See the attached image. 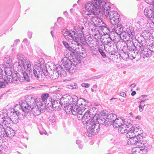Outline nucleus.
<instances>
[{
    "instance_id": "nucleus-1",
    "label": "nucleus",
    "mask_w": 154,
    "mask_h": 154,
    "mask_svg": "<svg viewBox=\"0 0 154 154\" xmlns=\"http://www.w3.org/2000/svg\"><path fill=\"white\" fill-rule=\"evenodd\" d=\"M105 1V0H93L92 2H88L85 5L86 9L89 13L85 14L84 17L95 27H97L103 23L102 20L97 17V15L100 13V9H102V4L104 3Z\"/></svg>"
},
{
    "instance_id": "nucleus-2",
    "label": "nucleus",
    "mask_w": 154,
    "mask_h": 154,
    "mask_svg": "<svg viewBox=\"0 0 154 154\" xmlns=\"http://www.w3.org/2000/svg\"><path fill=\"white\" fill-rule=\"evenodd\" d=\"M44 61L42 59L38 60V64L35 65L32 71L31 68L30 71H29V76L33 79L35 78L40 81L43 80L44 76H47L49 75L45 65L44 64Z\"/></svg>"
},
{
    "instance_id": "nucleus-3",
    "label": "nucleus",
    "mask_w": 154,
    "mask_h": 154,
    "mask_svg": "<svg viewBox=\"0 0 154 154\" xmlns=\"http://www.w3.org/2000/svg\"><path fill=\"white\" fill-rule=\"evenodd\" d=\"M37 101V98L30 97L29 100L20 101L19 105L23 112L27 113L32 111L34 115L36 116L40 114L41 112L39 109V108L36 106Z\"/></svg>"
},
{
    "instance_id": "nucleus-4",
    "label": "nucleus",
    "mask_w": 154,
    "mask_h": 154,
    "mask_svg": "<svg viewBox=\"0 0 154 154\" xmlns=\"http://www.w3.org/2000/svg\"><path fill=\"white\" fill-rule=\"evenodd\" d=\"M77 117L78 120L82 119V122L84 124V126L88 129L87 135L89 137H91L92 135L95 134L99 131V126L98 124H95L93 119L89 121L87 120L85 121V119L84 118V115L82 114H77Z\"/></svg>"
},
{
    "instance_id": "nucleus-5",
    "label": "nucleus",
    "mask_w": 154,
    "mask_h": 154,
    "mask_svg": "<svg viewBox=\"0 0 154 154\" xmlns=\"http://www.w3.org/2000/svg\"><path fill=\"white\" fill-rule=\"evenodd\" d=\"M143 136L141 134L138 133L136 136L128 140L127 143L129 145H136L139 146L151 149L152 146L146 143V140H143Z\"/></svg>"
},
{
    "instance_id": "nucleus-6",
    "label": "nucleus",
    "mask_w": 154,
    "mask_h": 154,
    "mask_svg": "<svg viewBox=\"0 0 154 154\" xmlns=\"http://www.w3.org/2000/svg\"><path fill=\"white\" fill-rule=\"evenodd\" d=\"M63 33L65 39L70 42L72 40L76 41L79 40V37L78 35V32L75 28L68 31L67 29H64L63 30Z\"/></svg>"
},
{
    "instance_id": "nucleus-7",
    "label": "nucleus",
    "mask_w": 154,
    "mask_h": 154,
    "mask_svg": "<svg viewBox=\"0 0 154 154\" xmlns=\"http://www.w3.org/2000/svg\"><path fill=\"white\" fill-rule=\"evenodd\" d=\"M14 65L17 66V71H16V72H20L23 71H24L23 69L25 70L27 72L29 71H30L31 70V63L29 61L26 59V61H25V62H23L22 61H20L15 63Z\"/></svg>"
},
{
    "instance_id": "nucleus-8",
    "label": "nucleus",
    "mask_w": 154,
    "mask_h": 154,
    "mask_svg": "<svg viewBox=\"0 0 154 154\" xmlns=\"http://www.w3.org/2000/svg\"><path fill=\"white\" fill-rule=\"evenodd\" d=\"M106 2V1H105ZM107 3L105 2L104 3L102 4V8L103 10L105 16L106 17L109 16V19H112L116 17L117 16H119V18H120V15L119 14L115 11H110V7L109 5H107Z\"/></svg>"
},
{
    "instance_id": "nucleus-9",
    "label": "nucleus",
    "mask_w": 154,
    "mask_h": 154,
    "mask_svg": "<svg viewBox=\"0 0 154 154\" xmlns=\"http://www.w3.org/2000/svg\"><path fill=\"white\" fill-rule=\"evenodd\" d=\"M79 40H78L77 41V40L76 41L75 40H72V41L70 42L71 43L69 50L72 53H71L70 54L72 55V57H73V55L75 56L79 52V46L80 45L81 40L79 37Z\"/></svg>"
},
{
    "instance_id": "nucleus-10",
    "label": "nucleus",
    "mask_w": 154,
    "mask_h": 154,
    "mask_svg": "<svg viewBox=\"0 0 154 154\" xmlns=\"http://www.w3.org/2000/svg\"><path fill=\"white\" fill-rule=\"evenodd\" d=\"M62 64L66 70L71 73H73L75 71L76 67L72 63L70 59L66 58H63L62 60Z\"/></svg>"
},
{
    "instance_id": "nucleus-11",
    "label": "nucleus",
    "mask_w": 154,
    "mask_h": 154,
    "mask_svg": "<svg viewBox=\"0 0 154 154\" xmlns=\"http://www.w3.org/2000/svg\"><path fill=\"white\" fill-rule=\"evenodd\" d=\"M48 66L51 70H55L60 74L61 77H64L66 76V72L60 65L58 64L55 65L53 63H50Z\"/></svg>"
},
{
    "instance_id": "nucleus-12",
    "label": "nucleus",
    "mask_w": 154,
    "mask_h": 154,
    "mask_svg": "<svg viewBox=\"0 0 154 154\" xmlns=\"http://www.w3.org/2000/svg\"><path fill=\"white\" fill-rule=\"evenodd\" d=\"M139 128L136 127L135 126H133L130 128L128 129L126 133V136L127 138L131 139L134 136H136L138 132Z\"/></svg>"
},
{
    "instance_id": "nucleus-13",
    "label": "nucleus",
    "mask_w": 154,
    "mask_h": 154,
    "mask_svg": "<svg viewBox=\"0 0 154 154\" xmlns=\"http://www.w3.org/2000/svg\"><path fill=\"white\" fill-rule=\"evenodd\" d=\"M97 119L98 123H96L94 120L93 121L95 122V124H98L99 126L100 125L99 124V123L100 124H104L105 126L106 125L108 126L109 125V123H108L107 121H106V114L105 113L102 112V113L99 115L98 118L97 119Z\"/></svg>"
},
{
    "instance_id": "nucleus-14",
    "label": "nucleus",
    "mask_w": 154,
    "mask_h": 154,
    "mask_svg": "<svg viewBox=\"0 0 154 154\" xmlns=\"http://www.w3.org/2000/svg\"><path fill=\"white\" fill-rule=\"evenodd\" d=\"M29 72H27L26 71H21L20 72H19L18 77V80L20 82H22L25 80L27 82L30 81L29 76L28 74Z\"/></svg>"
},
{
    "instance_id": "nucleus-15",
    "label": "nucleus",
    "mask_w": 154,
    "mask_h": 154,
    "mask_svg": "<svg viewBox=\"0 0 154 154\" xmlns=\"http://www.w3.org/2000/svg\"><path fill=\"white\" fill-rule=\"evenodd\" d=\"M144 14L146 17L149 20L151 19L154 16V6L146 8L144 10Z\"/></svg>"
},
{
    "instance_id": "nucleus-16",
    "label": "nucleus",
    "mask_w": 154,
    "mask_h": 154,
    "mask_svg": "<svg viewBox=\"0 0 154 154\" xmlns=\"http://www.w3.org/2000/svg\"><path fill=\"white\" fill-rule=\"evenodd\" d=\"M81 103L79 106V112L77 114H82L83 111H84L88 107L87 103L84 99H80Z\"/></svg>"
},
{
    "instance_id": "nucleus-17",
    "label": "nucleus",
    "mask_w": 154,
    "mask_h": 154,
    "mask_svg": "<svg viewBox=\"0 0 154 154\" xmlns=\"http://www.w3.org/2000/svg\"><path fill=\"white\" fill-rule=\"evenodd\" d=\"M52 105L55 110H59L61 109L63 106V103H61V100L57 99V100L55 99L53 100Z\"/></svg>"
},
{
    "instance_id": "nucleus-18",
    "label": "nucleus",
    "mask_w": 154,
    "mask_h": 154,
    "mask_svg": "<svg viewBox=\"0 0 154 154\" xmlns=\"http://www.w3.org/2000/svg\"><path fill=\"white\" fill-rule=\"evenodd\" d=\"M149 149L144 147L139 146L133 149L132 152L133 154H142V153H141V152H146Z\"/></svg>"
},
{
    "instance_id": "nucleus-19",
    "label": "nucleus",
    "mask_w": 154,
    "mask_h": 154,
    "mask_svg": "<svg viewBox=\"0 0 154 154\" xmlns=\"http://www.w3.org/2000/svg\"><path fill=\"white\" fill-rule=\"evenodd\" d=\"M114 27L112 29V32L115 33L117 35L119 36L123 32V29L122 28V25L121 24L119 23L118 24L115 25Z\"/></svg>"
},
{
    "instance_id": "nucleus-20",
    "label": "nucleus",
    "mask_w": 154,
    "mask_h": 154,
    "mask_svg": "<svg viewBox=\"0 0 154 154\" xmlns=\"http://www.w3.org/2000/svg\"><path fill=\"white\" fill-rule=\"evenodd\" d=\"M83 115L84 118V119H85V121L87 120H86L87 119L89 120V121H91V120H90L91 118L92 119L91 120L93 119V121L94 120V117L96 116L95 113H93L90 111H88L87 112H85Z\"/></svg>"
},
{
    "instance_id": "nucleus-21",
    "label": "nucleus",
    "mask_w": 154,
    "mask_h": 154,
    "mask_svg": "<svg viewBox=\"0 0 154 154\" xmlns=\"http://www.w3.org/2000/svg\"><path fill=\"white\" fill-rule=\"evenodd\" d=\"M67 101L65 102L64 101V106L63 109L65 111L66 113L69 114L72 113V110L73 106L71 104L67 103Z\"/></svg>"
},
{
    "instance_id": "nucleus-22",
    "label": "nucleus",
    "mask_w": 154,
    "mask_h": 154,
    "mask_svg": "<svg viewBox=\"0 0 154 154\" xmlns=\"http://www.w3.org/2000/svg\"><path fill=\"white\" fill-rule=\"evenodd\" d=\"M85 41L83 42V44L84 45H87L88 48L90 47V46H93L94 45L93 44L94 41L92 38L90 36L88 35L85 38Z\"/></svg>"
},
{
    "instance_id": "nucleus-23",
    "label": "nucleus",
    "mask_w": 154,
    "mask_h": 154,
    "mask_svg": "<svg viewBox=\"0 0 154 154\" xmlns=\"http://www.w3.org/2000/svg\"><path fill=\"white\" fill-rule=\"evenodd\" d=\"M126 32L129 35V37L131 38H132L135 35V32L133 27L131 26H127Z\"/></svg>"
},
{
    "instance_id": "nucleus-24",
    "label": "nucleus",
    "mask_w": 154,
    "mask_h": 154,
    "mask_svg": "<svg viewBox=\"0 0 154 154\" xmlns=\"http://www.w3.org/2000/svg\"><path fill=\"white\" fill-rule=\"evenodd\" d=\"M7 66L8 67H7L4 69V72L6 75L7 79H8V78L11 77L12 75V70L13 69L10 65H9Z\"/></svg>"
},
{
    "instance_id": "nucleus-25",
    "label": "nucleus",
    "mask_w": 154,
    "mask_h": 154,
    "mask_svg": "<svg viewBox=\"0 0 154 154\" xmlns=\"http://www.w3.org/2000/svg\"><path fill=\"white\" fill-rule=\"evenodd\" d=\"M36 106L39 108V109L41 111V112H43L45 111L46 108V104H44L43 102L41 101H38V100L36 103Z\"/></svg>"
},
{
    "instance_id": "nucleus-26",
    "label": "nucleus",
    "mask_w": 154,
    "mask_h": 154,
    "mask_svg": "<svg viewBox=\"0 0 154 154\" xmlns=\"http://www.w3.org/2000/svg\"><path fill=\"white\" fill-rule=\"evenodd\" d=\"M18 72H15V73L12 75L11 77L8 78V80L10 82L16 83L17 82L18 80Z\"/></svg>"
},
{
    "instance_id": "nucleus-27",
    "label": "nucleus",
    "mask_w": 154,
    "mask_h": 154,
    "mask_svg": "<svg viewBox=\"0 0 154 154\" xmlns=\"http://www.w3.org/2000/svg\"><path fill=\"white\" fill-rule=\"evenodd\" d=\"M127 47L129 52L134 51L136 49V45L133 42L130 41L127 44Z\"/></svg>"
},
{
    "instance_id": "nucleus-28",
    "label": "nucleus",
    "mask_w": 154,
    "mask_h": 154,
    "mask_svg": "<svg viewBox=\"0 0 154 154\" xmlns=\"http://www.w3.org/2000/svg\"><path fill=\"white\" fill-rule=\"evenodd\" d=\"M122 125H123L124 126H125L126 128H128L132 124V121L129 119L126 120L122 119Z\"/></svg>"
},
{
    "instance_id": "nucleus-29",
    "label": "nucleus",
    "mask_w": 154,
    "mask_h": 154,
    "mask_svg": "<svg viewBox=\"0 0 154 154\" xmlns=\"http://www.w3.org/2000/svg\"><path fill=\"white\" fill-rule=\"evenodd\" d=\"M122 119H119L116 118L111 123L112 124L114 128L119 127L122 125V123L121 122Z\"/></svg>"
},
{
    "instance_id": "nucleus-30",
    "label": "nucleus",
    "mask_w": 154,
    "mask_h": 154,
    "mask_svg": "<svg viewBox=\"0 0 154 154\" xmlns=\"http://www.w3.org/2000/svg\"><path fill=\"white\" fill-rule=\"evenodd\" d=\"M117 116L114 114H110L106 116L107 122L108 123L112 122L116 118Z\"/></svg>"
},
{
    "instance_id": "nucleus-31",
    "label": "nucleus",
    "mask_w": 154,
    "mask_h": 154,
    "mask_svg": "<svg viewBox=\"0 0 154 154\" xmlns=\"http://www.w3.org/2000/svg\"><path fill=\"white\" fill-rule=\"evenodd\" d=\"M124 41H128L130 38L129 35L125 31L122 32L119 36Z\"/></svg>"
},
{
    "instance_id": "nucleus-32",
    "label": "nucleus",
    "mask_w": 154,
    "mask_h": 154,
    "mask_svg": "<svg viewBox=\"0 0 154 154\" xmlns=\"http://www.w3.org/2000/svg\"><path fill=\"white\" fill-rule=\"evenodd\" d=\"M131 53L129 52L128 54H125L126 55L125 57L123 56L124 57V59H127L128 58H130L132 60L135 59L136 56L135 52L133 51H132V52H131Z\"/></svg>"
},
{
    "instance_id": "nucleus-33",
    "label": "nucleus",
    "mask_w": 154,
    "mask_h": 154,
    "mask_svg": "<svg viewBox=\"0 0 154 154\" xmlns=\"http://www.w3.org/2000/svg\"><path fill=\"white\" fill-rule=\"evenodd\" d=\"M142 54L145 56L147 57H150L152 55L153 53L152 51L150 50L149 49L145 48L144 50H143V51H142Z\"/></svg>"
},
{
    "instance_id": "nucleus-34",
    "label": "nucleus",
    "mask_w": 154,
    "mask_h": 154,
    "mask_svg": "<svg viewBox=\"0 0 154 154\" xmlns=\"http://www.w3.org/2000/svg\"><path fill=\"white\" fill-rule=\"evenodd\" d=\"M116 17L109 19L110 23L113 25H116L118 24L120 20V18H119V16Z\"/></svg>"
},
{
    "instance_id": "nucleus-35",
    "label": "nucleus",
    "mask_w": 154,
    "mask_h": 154,
    "mask_svg": "<svg viewBox=\"0 0 154 154\" xmlns=\"http://www.w3.org/2000/svg\"><path fill=\"white\" fill-rule=\"evenodd\" d=\"M7 137L9 138L12 137L15 134L14 131L11 128H9V129H7Z\"/></svg>"
},
{
    "instance_id": "nucleus-36",
    "label": "nucleus",
    "mask_w": 154,
    "mask_h": 154,
    "mask_svg": "<svg viewBox=\"0 0 154 154\" xmlns=\"http://www.w3.org/2000/svg\"><path fill=\"white\" fill-rule=\"evenodd\" d=\"M8 84V82L6 79H0V88H5L6 87L7 85Z\"/></svg>"
},
{
    "instance_id": "nucleus-37",
    "label": "nucleus",
    "mask_w": 154,
    "mask_h": 154,
    "mask_svg": "<svg viewBox=\"0 0 154 154\" xmlns=\"http://www.w3.org/2000/svg\"><path fill=\"white\" fill-rule=\"evenodd\" d=\"M52 73H51L50 75V78L53 79H57L60 74L55 70H53Z\"/></svg>"
},
{
    "instance_id": "nucleus-38",
    "label": "nucleus",
    "mask_w": 154,
    "mask_h": 154,
    "mask_svg": "<svg viewBox=\"0 0 154 154\" xmlns=\"http://www.w3.org/2000/svg\"><path fill=\"white\" fill-rule=\"evenodd\" d=\"M81 99H80L79 100H78V98L77 97L74 96L72 98V106H74V105L76 106H79L78 103L79 102H81Z\"/></svg>"
},
{
    "instance_id": "nucleus-39",
    "label": "nucleus",
    "mask_w": 154,
    "mask_h": 154,
    "mask_svg": "<svg viewBox=\"0 0 154 154\" xmlns=\"http://www.w3.org/2000/svg\"><path fill=\"white\" fill-rule=\"evenodd\" d=\"M14 111L13 114L14 115V117H15V118H14V120H13L12 122H14V123L18 122L19 121L18 116L20 115V113L17 111H15L14 109Z\"/></svg>"
},
{
    "instance_id": "nucleus-40",
    "label": "nucleus",
    "mask_w": 154,
    "mask_h": 154,
    "mask_svg": "<svg viewBox=\"0 0 154 154\" xmlns=\"http://www.w3.org/2000/svg\"><path fill=\"white\" fill-rule=\"evenodd\" d=\"M126 128L125 126H124L123 125H122L119 127L118 131L121 134L126 133L128 131V129Z\"/></svg>"
},
{
    "instance_id": "nucleus-41",
    "label": "nucleus",
    "mask_w": 154,
    "mask_h": 154,
    "mask_svg": "<svg viewBox=\"0 0 154 154\" xmlns=\"http://www.w3.org/2000/svg\"><path fill=\"white\" fill-rule=\"evenodd\" d=\"M88 48L94 55L97 54L98 53L97 49L94 48V45L90 46V47H88Z\"/></svg>"
},
{
    "instance_id": "nucleus-42",
    "label": "nucleus",
    "mask_w": 154,
    "mask_h": 154,
    "mask_svg": "<svg viewBox=\"0 0 154 154\" xmlns=\"http://www.w3.org/2000/svg\"><path fill=\"white\" fill-rule=\"evenodd\" d=\"M17 59L18 60V61H22L25 62V61H26L27 59L24 57V56L20 53H18L17 55Z\"/></svg>"
},
{
    "instance_id": "nucleus-43",
    "label": "nucleus",
    "mask_w": 154,
    "mask_h": 154,
    "mask_svg": "<svg viewBox=\"0 0 154 154\" xmlns=\"http://www.w3.org/2000/svg\"><path fill=\"white\" fill-rule=\"evenodd\" d=\"M97 27H99V29L102 30L104 32L106 33H108L109 31V29L107 28V27L104 26L103 25H100Z\"/></svg>"
},
{
    "instance_id": "nucleus-44",
    "label": "nucleus",
    "mask_w": 154,
    "mask_h": 154,
    "mask_svg": "<svg viewBox=\"0 0 154 154\" xmlns=\"http://www.w3.org/2000/svg\"><path fill=\"white\" fill-rule=\"evenodd\" d=\"M78 106H73L72 110V113L74 115H77L79 112V107H78Z\"/></svg>"
},
{
    "instance_id": "nucleus-45",
    "label": "nucleus",
    "mask_w": 154,
    "mask_h": 154,
    "mask_svg": "<svg viewBox=\"0 0 154 154\" xmlns=\"http://www.w3.org/2000/svg\"><path fill=\"white\" fill-rule=\"evenodd\" d=\"M53 103V100H52V101L50 102L49 103H46L45 104H46L47 105H46V109L48 110V109L49 110H51L53 109L54 108V106H53L52 105Z\"/></svg>"
},
{
    "instance_id": "nucleus-46",
    "label": "nucleus",
    "mask_w": 154,
    "mask_h": 154,
    "mask_svg": "<svg viewBox=\"0 0 154 154\" xmlns=\"http://www.w3.org/2000/svg\"><path fill=\"white\" fill-rule=\"evenodd\" d=\"M49 97V94L48 93H45L42 94L41 95L42 102L47 101V100Z\"/></svg>"
},
{
    "instance_id": "nucleus-47",
    "label": "nucleus",
    "mask_w": 154,
    "mask_h": 154,
    "mask_svg": "<svg viewBox=\"0 0 154 154\" xmlns=\"http://www.w3.org/2000/svg\"><path fill=\"white\" fill-rule=\"evenodd\" d=\"M12 59L9 56H7L5 57V61L8 64H11L12 62Z\"/></svg>"
},
{
    "instance_id": "nucleus-48",
    "label": "nucleus",
    "mask_w": 154,
    "mask_h": 154,
    "mask_svg": "<svg viewBox=\"0 0 154 154\" xmlns=\"http://www.w3.org/2000/svg\"><path fill=\"white\" fill-rule=\"evenodd\" d=\"M145 100H143L140 101V104L139 107L140 108V111L142 112L143 110V109L144 108V106H145V104H143L142 102H144Z\"/></svg>"
},
{
    "instance_id": "nucleus-49",
    "label": "nucleus",
    "mask_w": 154,
    "mask_h": 154,
    "mask_svg": "<svg viewBox=\"0 0 154 154\" xmlns=\"http://www.w3.org/2000/svg\"><path fill=\"white\" fill-rule=\"evenodd\" d=\"M136 50H138L139 51H143V50H144L143 45H137L136 46Z\"/></svg>"
},
{
    "instance_id": "nucleus-50",
    "label": "nucleus",
    "mask_w": 154,
    "mask_h": 154,
    "mask_svg": "<svg viewBox=\"0 0 154 154\" xmlns=\"http://www.w3.org/2000/svg\"><path fill=\"white\" fill-rule=\"evenodd\" d=\"M63 43L65 47L69 50L70 46V45H69L67 42L64 41H63Z\"/></svg>"
},
{
    "instance_id": "nucleus-51",
    "label": "nucleus",
    "mask_w": 154,
    "mask_h": 154,
    "mask_svg": "<svg viewBox=\"0 0 154 154\" xmlns=\"http://www.w3.org/2000/svg\"><path fill=\"white\" fill-rule=\"evenodd\" d=\"M71 53H70L69 54L67 53V51H66L64 52V55L65 57H64L63 58H66L67 59H70L69 58V55H70L71 56H72V55H71L70 54Z\"/></svg>"
},
{
    "instance_id": "nucleus-52",
    "label": "nucleus",
    "mask_w": 154,
    "mask_h": 154,
    "mask_svg": "<svg viewBox=\"0 0 154 154\" xmlns=\"http://www.w3.org/2000/svg\"><path fill=\"white\" fill-rule=\"evenodd\" d=\"M81 86L86 88H88L89 87L90 85L88 83H83L82 84Z\"/></svg>"
},
{
    "instance_id": "nucleus-53",
    "label": "nucleus",
    "mask_w": 154,
    "mask_h": 154,
    "mask_svg": "<svg viewBox=\"0 0 154 154\" xmlns=\"http://www.w3.org/2000/svg\"><path fill=\"white\" fill-rule=\"evenodd\" d=\"M49 121L51 122H55V119L54 116L51 117L49 118Z\"/></svg>"
},
{
    "instance_id": "nucleus-54",
    "label": "nucleus",
    "mask_w": 154,
    "mask_h": 154,
    "mask_svg": "<svg viewBox=\"0 0 154 154\" xmlns=\"http://www.w3.org/2000/svg\"><path fill=\"white\" fill-rule=\"evenodd\" d=\"M99 52H100L101 54L103 56V57H105L106 56V54L101 49L99 50Z\"/></svg>"
},
{
    "instance_id": "nucleus-55",
    "label": "nucleus",
    "mask_w": 154,
    "mask_h": 154,
    "mask_svg": "<svg viewBox=\"0 0 154 154\" xmlns=\"http://www.w3.org/2000/svg\"><path fill=\"white\" fill-rule=\"evenodd\" d=\"M145 1L147 3L151 4L152 6H153V4H152L154 1H151V0H145Z\"/></svg>"
},
{
    "instance_id": "nucleus-56",
    "label": "nucleus",
    "mask_w": 154,
    "mask_h": 154,
    "mask_svg": "<svg viewBox=\"0 0 154 154\" xmlns=\"http://www.w3.org/2000/svg\"><path fill=\"white\" fill-rule=\"evenodd\" d=\"M72 88H71V89H76L78 88V85L76 83H74L72 85Z\"/></svg>"
},
{
    "instance_id": "nucleus-57",
    "label": "nucleus",
    "mask_w": 154,
    "mask_h": 154,
    "mask_svg": "<svg viewBox=\"0 0 154 154\" xmlns=\"http://www.w3.org/2000/svg\"><path fill=\"white\" fill-rule=\"evenodd\" d=\"M3 66V65L2 64L0 65V73H2V74H3V70L5 69L4 68H3V69H2L1 68V67H2Z\"/></svg>"
},
{
    "instance_id": "nucleus-58",
    "label": "nucleus",
    "mask_w": 154,
    "mask_h": 154,
    "mask_svg": "<svg viewBox=\"0 0 154 154\" xmlns=\"http://www.w3.org/2000/svg\"><path fill=\"white\" fill-rule=\"evenodd\" d=\"M109 53L111 55H115L116 53V51H112L109 52Z\"/></svg>"
},
{
    "instance_id": "nucleus-59",
    "label": "nucleus",
    "mask_w": 154,
    "mask_h": 154,
    "mask_svg": "<svg viewBox=\"0 0 154 154\" xmlns=\"http://www.w3.org/2000/svg\"><path fill=\"white\" fill-rule=\"evenodd\" d=\"M121 96L123 97H125L126 96V94L125 92H122L120 93Z\"/></svg>"
},
{
    "instance_id": "nucleus-60",
    "label": "nucleus",
    "mask_w": 154,
    "mask_h": 154,
    "mask_svg": "<svg viewBox=\"0 0 154 154\" xmlns=\"http://www.w3.org/2000/svg\"><path fill=\"white\" fill-rule=\"evenodd\" d=\"M20 40L19 39H17L14 42V45H17V43L19 42Z\"/></svg>"
},
{
    "instance_id": "nucleus-61",
    "label": "nucleus",
    "mask_w": 154,
    "mask_h": 154,
    "mask_svg": "<svg viewBox=\"0 0 154 154\" xmlns=\"http://www.w3.org/2000/svg\"><path fill=\"white\" fill-rule=\"evenodd\" d=\"M63 20V19L61 17H59L58 18L57 21L58 22L60 23V21H62Z\"/></svg>"
},
{
    "instance_id": "nucleus-62",
    "label": "nucleus",
    "mask_w": 154,
    "mask_h": 154,
    "mask_svg": "<svg viewBox=\"0 0 154 154\" xmlns=\"http://www.w3.org/2000/svg\"><path fill=\"white\" fill-rule=\"evenodd\" d=\"M81 141L79 140H77L76 141V143L77 144H80V143H81Z\"/></svg>"
},
{
    "instance_id": "nucleus-63",
    "label": "nucleus",
    "mask_w": 154,
    "mask_h": 154,
    "mask_svg": "<svg viewBox=\"0 0 154 154\" xmlns=\"http://www.w3.org/2000/svg\"><path fill=\"white\" fill-rule=\"evenodd\" d=\"M136 91H134L132 92V93H131V95L132 96H134L136 94Z\"/></svg>"
},
{
    "instance_id": "nucleus-64",
    "label": "nucleus",
    "mask_w": 154,
    "mask_h": 154,
    "mask_svg": "<svg viewBox=\"0 0 154 154\" xmlns=\"http://www.w3.org/2000/svg\"><path fill=\"white\" fill-rule=\"evenodd\" d=\"M136 86V85L134 83L130 85V87H131L133 88H134Z\"/></svg>"
}]
</instances>
